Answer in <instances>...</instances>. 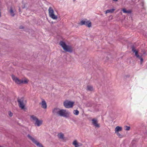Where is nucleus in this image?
<instances>
[{
	"mask_svg": "<svg viewBox=\"0 0 147 147\" xmlns=\"http://www.w3.org/2000/svg\"><path fill=\"white\" fill-rule=\"evenodd\" d=\"M23 26H20V28H23Z\"/></svg>",
	"mask_w": 147,
	"mask_h": 147,
	"instance_id": "obj_28",
	"label": "nucleus"
},
{
	"mask_svg": "<svg viewBox=\"0 0 147 147\" xmlns=\"http://www.w3.org/2000/svg\"><path fill=\"white\" fill-rule=\"evenodd\" d=\"M49 14V16L54 20H56L57 18V16L55 15L54 11L51 7H50L48 9Z\"/></svg>",
	"mask_w": 147,
	"mask_h": 147,
	"instance_id": "obj_6",
	"label": "nucleus"
},
{
	"mask_svg": "<svg viewBox=\"0 0 147 147\" xmlns=\"http://www.w3.org/2000/svg\"><path fill=\"white\" fill-rule=\"evenodd\" d=\"M64 134L61 132L58 133L57 134V136L58 138L60 139H64Z\"/></svg>",
	"mask_w": 147,
	"mask_h": 147,
	"instance_id": "obj_14",
	"label": "nucleus"
},
{
	"mask_svg": "<svg viewBox=\"0 0 147 147\" xmlns=\"http://www.w3.org/2000/svg\"><path fill=\"white\" fill-rule=\"evenodd\" d=\"M80 25H85L90 28L91 27V23L89 21L82 20L80 22Z\"/></svg>",
	"mask_w": 147,
	"mask_h": 147,
	"instance_id": "obj_8",
	"label": "nucleus"
},
{
	"mask_svg": "<svg viewBox=\"0 0 147 147\" xmlns=\"http://www.w3.org/2000/svg\"><path fill=\"white\" fill-rule=\"evenodd\" d=\"M73 144L74 145L75 147H79L78 143H77L76 140H74L73 142Z\"/></svg>",
	"mask_w": 147,
	"mask_h": 147,
	"instance_id": "obj_20",
	"label": "nucleus"
},
{
	"mask_svg": "<svg viewBox=\"0 0 147 147\" xmlns=\"http://www.w3.org/2000/svg\"><path fill=\"white\" fill-rule=\"evenodd\" d=\"M74 114L76 115H78L79 113V111L77 110H74L73 111Z\"/></svg>",
	"mask_w": 147,
	"mask_h": 147,
	"instance_id": "obj_21",
	"label": "nucleus"
},
{
	"mask_svg": "<svg viewBox=\"0 0 147 147\" xmlns=\"http://www.w3.org/2000/svg\"><path fill=\"white\" fill-rule=\"evenodd\" d=\"M82 144L80 143H78V146H82Z\"/></svg>",
	"mask_w": 147,
	"mask_h": 147,
	"instance_id": "obj_26",
	"label": "nucleus"
},
{
	"mask_svg": "<svg viewBox=\"0 0 147 147\" xmlns=\"http://www.w3.org/2000/svg\"><path fill=\"white\" fill-rule=\"evenodd\" d=\"M87 90L89 91H92L94 90L93 87L91 85H88L87 86Z\"/></svg>",
	"mask_w": 147,
	"mask_h": 147,
	"instance_id": "obj_18",
	"label": "nucleus"
},
{
	"mask_svg": "<svg viewBox=\"0 0 147 147\" xmlns=\"http://www.w3.org/2000/svg\"><path fill=\"white\" fill-rule=\"evenodd\" d=\"M116 134H117L118 136L120 138H122L123 137L122 135L119 132Z\"/></svg>",
	"mask_w": 147,
	"mask_h": 147,
	"instance_id": "obj_22",
	"label": "nucleus"
},
{
	"mask_svg": "<svg viewBox=\"0 0 147 147\" xmlns=\"http://www.w3.org/2000/svg\"><path fill=\"white\" fill-rule=\"evenodd\" d=\"M30 118L31 121H35L38 119L34 115L30 116Z\"/></svg>",
	"mask_w": 147,
	"mask_h": 147,
	"instance_id": "obj_15",
	"label": "nucleus"
},
{
	"mask_svg": "<svg viewBox=\"0 0 147 147\" xmlns=\"http://www.w3.org/2000/svg\"><path fill=\"white\" fill-rule=\"evenodd\" d=\"M27 136L33 143L35 144L38 147H44L42 144L38 142L35 138L30 135V134H28Z\"/></svg>",
	"mask_w": 147,
	"mask_h": 147,
	"instance_id": "obj_4",
	"label": "nucleus"
},
{
	"mask_svg": "<svg viewBox=\"0 0 147 147\" xmlns=\"http://www.w3.org/2000/svg\"><path fill=\"white\" fill-rule=\"evenodd\" d=\"M115 10V9H108V10H107L105 11V13L106 14L108 13H112Z\"/></svg>",
	"mask_w": 147,
	"mask_h": 147,
	"instance_id": "obj_16",
	"label": "nucleus"
},
{
	"mask_svg": "<svg viewBox=\"0 0 147 147\" xmlns=\"http://www.w3.org/2000/svg\"><path fill=\"white\" fill-rule=\"evenodd\" d=\"M74 103V102L66 100L64 102L63 105L66 108H69L73 107Z\"/></svg>",
	"mask_w": 147,
	"mask_h": 147,
	"instance_id": "obj_7",
	"label": "nucleus"
},
{
	"mask_svg": "<svg viewBox=\"0 0 147 147\" xmlns=\"http://www.w3.org/2000/svg\"><path fill=\"white\" fill-rule=\"evenodd\" d=\"M22 8H23V9L24 8H25V5H24L23 6H22Z\"/></svg>",
	"mask_w": 147,
	"mask_h": 147,
	"instance_id": "obj_27",
	"label": "nucleus"
},
{
	"mask_svg": "<svg viewBox=\"0 0 147 147\" xmlns=\"http://www.w3.org/2000/svg\"><path fill=\"white\" fill-rule=\"evenodd\" d=\"M122 130V128L119 126H117L115 128V133H119V131H121Z\"/></svg>",
	"mask_w": 147,
	"mask_h": 147,
	"instance_id": "obj_12",
	"label": "nucleus"
},
{
	"mask_svg": "<svg viewBox=\"0 0 147 147\" xmlns=\"http://www.w3.org/2000/svg\"><path fill=\"white\" fill-rule=\"evenodd\" d=\"M52 112L54 115L65 117H69L70 114L69 112L65 110L60 109L57 108L54 109Z\"/></svg>",
	"mask_w": 147,
	"mask_h": 147,
	"instance_id": "obj_1",
	"label": "nucleus"
},
{
	"mask_svg": "<svg viewBox=\"0 0 147 147\" xmlns=\"http://www.w3.org/2000/svg\"><path fill=\"white\" fill-rule=\"evenodd\" d=\"M59 44L66 51L70 53H71L72 52V47L71 46L67 45L63 41H60Z\"/></svg>",
	"mask_w": 147,
	"mask_h": 147,
	"instance_id": "obj_3",
	"label": "nucleus"
},
{
	"mask_svg": "<svg viewBox=\"0 0 147 147\" xmlns=\"http://www.w3.org/2000/svg\"><path fill=\"white\" fill-rule=\"evenodd\" d=\"M42 123V121L41 120L37 119L35 121L34 124L35 126L39 127L41 125Z\"/></svg>",
	"mask_w": 147,
	"mask_h": 147,
	"instance_id": "obj_10",
	"label": "nucleus"
},
{
	"mask_svg": "<svg viewBox=\"0 0 147 147\" xmlns=\"http://www.w3.org/2000/svg\"><path fill=\"white\" fill-rule=\"evenodd\" d=\"M9 115L11 117H12L13 116V113L10 111H9Z\"/></svg>",
	"mask_w": 147,
	"mask_h": 147,
	"instance_id": "obj_25",
	"label": "nucleus"
},
{
	"mask_svg": "<svg viewBox=\"0 0 147 147\" xmlns=\"http://www.w3.org/2000/svg\"><path fill=\"white\" fill-rule=\"evenodd\" d=\"M24 98L23 97L21 98H18L17 99L19 106L22 109H24L25 107V105L24 103Z\"/></svg>",
	"mask_w": 147,
	"mask_h": 147,
	"instance_id": "obj_5",
	"label": "nucleus"
},
{
	"mask_svg": "<svg viewBox=\"0 0 147 147\" xmlns=\"http://www.w3.org/2000/svg\"><path fill=\"white\" fill-rule=\"evenodd\" d=\"M19 11L20 12V8H19Z\"/></svg>",
	"mask_w": 147,
	"mask_h": 147,
	"instance_id": "obj_29",
	"label": "nucleus"
},
{
	"mask_svg": "<svg viewBox=\"0 0 147 147\" xmlns=\"http://www.w3.org/2000/svg\"><path fill=\"white\" fill-rule=\"evenodd\" d=\"M74 1H75V0H73Z\"/></svg>",
	"mask_w": 147,
	"mask_h": 147,
	"instance_id": "obj_30",
	"label": "nucleus"
},
{
	"mask_svg": "<svg viewBox=\"0 0 147 147\" xmlns=\"http://www.w3.org/2000/svg\"><path fill=\"white\" fill-rule=\"evenodd\" d=\"M41 107L42 108L45 109H46L47 107V105L46 102L44 100H43L42 101L41 103Z\"/></svg>",
	"mask_w": 147,
	"mask_h": 147,
	"instance_id": "obj_13",
	"label": "nucleus"
},
{
	"mask_svg": "<svg viewBox=\"0 0 147 147\" xmlns=\"http://www.w3.org/2000/svg\"><path fill=\"white\" fill-rule=\"evenodd\" d=\"M9 13L11 14V15L13 17L15 14L14 13L13 10L12 9V8L11 7L10 8V9L9 10Z\"/></svg>",
	"mask_w": 147,
	"mask_h": 147,
	"instance_id": "obj_19",
	"label": "nucleus"
},
{
	"mask_svg": "<svg viewBox=\"0 0 147 147\" xmlns=\"http://www.w3.org/2000/svg\"><path fill=\"white\" fill-rule=\"evenodd\" d=\"M12 78L13 80L15 81V83L18 84H27L29 82V80L26 78H25L24 80H20L13 75H12Z\"/></svg>",
	"mask_w": 147,
	"mask_h": 147,
	"instance_id": "obj_2",
	"label": "nucleus"
},
{
	"mask_svg": "<svg viewBox=\"0 0 147 147\" xmlns=\"http://www.w3.org/2000/svg\"><path fill=\"white\" fill-rule=\"evenodd\" d=\"M138 58L140 59L141 63H142V62L143 61V58L141 56H140V57H139Z\"/></svg>",
	"mask_w": 147,
	"mask_h": 147,
	"instance_id": "obj_24",
	"label": "nucleus"
},
{
	"mask_svg": "<svg viewBox=\"0 0 147 147\" xmlns=\"http://www.w3.org/2000/svg\"><path fill=\"white\" fill-rule=\"evenodd\" d=\"M92 124L95 127H100L99 124L98 123L97 119H93L92 120Z\"/></svg>",
	"mask_w": 147,
	"mask_h": 147,
	"instance_id": "obj_9",
	"label": "nucleus"
},
{
	"mask_svg": "<svg viewBox=\"0 0 147 147\" xmlns=\"http://www.w3.org/2000/svg\"><path fill=\"white\" fill-rule=\"evenodd\" d=\"M132 51L134 52L135 53V55L137 58H139L141 56H140L138 53V52L135 49L134 46H133L131 47Z\"/></svg>",
	"mask_w": 147,
	"mask_h": 147,
	"instance_id": "obj_11",
	"label": "nucleus"
},
{
	"mask_svg": "<svg viewBox=\"0 0 147 147\" xmlns=\"http://www.w3.org/2000/svg\"><path fill=\"white\" fill-rule=\"evenodd\" d=\"M125 129L126 130H129L130 129V127L127 126H125Z\"/></svg>",
	"mask_w": 147,
	"mask_h": 147,
	"instance_id": "obj_23",
	"label": "nucleus"
},
{
	"mask_svg": "<svg viewBox=\"0 0 147 147\" xmlns=\"http://www.w3.org/2000/svg\"><path fill=\"white\" fill-rule=\"evenodd\" d=\"M123 12L127 13H130L132 12V11L131 10H127L125 8H123L122 10Z\"/></svg>",
	"mask_w": 147,
	"mask_h": 147,
	"instance_id": "obj_17",
	"label": "nucleus"
}]
</instances>
